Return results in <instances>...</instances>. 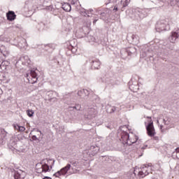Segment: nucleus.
<instances>
[{
	"label": "nucleus",
	"mask_w": 179,
	"mask_h": 179,
	"mask_svg": "<svg viewBox=\"0 0 179 179\" xmlns=\"http://www.w3.org/2000/svg\"><path fill=\"white\" fill-rule=\"evenodd\" d=\"M89 95L90 92L88 90H80V91L78 92V96L83 99H87Z\"/></svg>",
	"instance_id": "obj_12"
},
{
	"label": "nucleus",
	"mask_w": 179,
	"mask_h": 179,
	"mask_svg": "<svg viewBox=\"0 0 179 179\" xmlns=\"http://www.w3.org/2000/svg\"><path fill=\"white\" fill-rule=\"evenodd\" d=\"M132 39H133L134 42H135V43L138 42V37L136 35H134V34L132 35Z\"/></svg>",
	"instance_id": "obj_30"
},
{
	"label": "nucleus",
	"mask_w": 179,
	"mask_h": 179,
	"mask_svg": "<svg viewBox=\"0 0 179 179\" xmlns=\"http://www.w3.org/2000/svg\"><path fill=\"white\" fill-rule=\"evenodd\" d=\"M172 157L174 158V159H179V148H176L175 150V151H173V152L172 153Z\"/></svg>",
	"instance_id": "obj_22"
},
{
	"label": "nucleus",
	"mask_w": 179,
	"mask_h": 179,
	"mask_svg": "<svg viewBox=\"0 0 179 179\" xmlns=\"http://www.w3.org/2000/svg\"><path fill=\"white\" fill-rule=\"evenodd\" d=\"M62 8L65 12H70L71 10V6L69 3H62Z\"/></svg>",
	"instance_id": "obj_19"
},
{
	"label": "nucleus",
	"mask_w": 179,
	"mask_h": 179,
	"mask_svg": "<svg viewBox=\"0 0 179 179\" xmlns=\"http://www.w3.org/2000/svg\"><path fill=\"white\" fill-rule=\"evenodd\" d=\"M152 138H153V139H155L156 141L159 140V137H157V136H153Z\"/></svg>",
	"instance_id": "obj_40"
},
{
	"label": "nucleus",
	"mask_w": 179,
	"mask_h": 179,
	"mask_svg": "<svg viewBox=\"0 0 179 179\" xmlns=\"http://www.w3.org/2000/svg\"><path fill=\"white\" fill-rule=\"evenodd\" d=\"M88 14L90 15V13H92L93 12V9L90 8L89 10H87Z\"/></svg>",
	"instance_id": "obj_38"
},
{
	"label": "nucleus",
	"mask_w": 179,
	"mask_h": 179,
	"mask_svg": "<svg viewBox=\"0 0 179 179\" xmlns=\"http://www.w3.org/2000/svg\"><path fill=\"white\" fill-rule=\"evenodd\" d=\"M159 121H161V120H157V123L159 124Z\"/></svg>",
	"instance_id": "obj_47"
},
{
	"label": "nucleus",
	"mask_w": 179,
	"mask_h": 179,
	"mask_svg": "<svg viewBox=\"0 0 179 179\" xmlns=\"http://www.w3.org/2000/svg\"><path fill=\"white\" fill-rule=\"evenodd\" d=\"M97 21H98V20H94V21H93V24H95Z\"/></svg>",
	"instance_id": "obj_42"
},
{
	"label": "nucleus",
	"mask_w": 179,
	"mask_h": 179,
	"mask_svg": "<svg viewBox=\"0 0 179 179\" xmlns=\"http://www.w3.org/2000/svg\"><path fill=\"white\" fill-rule=\"evenodd\" d=\"M35 171L38 173H41L43 172L46 173L50 170L48 164L38 163L35 166Z\"/></svg>",
	"instance_id": "obj_5"
},
{
	"label": "nucleus",
	"mask_w": 179,
	"mask_h": 179,
	"mask_svg": "<svg viewBox=\"0 0 179 179\" xmlns=\"http://www.w3.org/2000/svg\"><path fill=\"white\" fill-rule=\"evenodd\" d=\"M97 115V110L94 108H90L85 113V117L88 120L94 119Z\"/></svg>",
	"instance_id": "obj_8"
},
{
	"label": "nucleus",
	"mask_w": 179,
	"mask_h": 179,
	"mask_svg": "<svg viewBox=\"0 0 179 179\" xmlns=\"http://www.w3.org/2000/svg\"><path fill=\"white\" fill-rule=\"evenodd\" d=\"M80 15H81L82 16L90 17V15H89V13H87V10H86V9H83V10H80Z\"/></svg>",
	"instance_id": "obj_24"
},
{
	"label": "nucleus",
	"mask_w": 179,
	"mask_h": 179,
	"mask_svg": "<svg viewBox=\"0 0 179 179\" xmlns=\"http://www.w3.org/2000/svg\"><path fill=\"white\" fill-rule=\"evenodd\" d=\"M26 177V173L23 171L18 169L15 171L14 178L15 179H24Z\"/></svg>",
	"instance_id": "obj_13"
},
{
	"label": "nucleus",
	"mask_w": 179,
	"mask_h": 179,
	"mask_svg": "<svg viewBox=\"0 0 179 179\" xmlns=\"http://www.w3.org/2000/svg\"><path fill=\"white\" fill-rule=\"evenodd\" d=\"M112 141H113V139L111 138V137H110V136H108V137L106 138V145L109 146V145L111 144Z\"/></svg>",
	"instance_id": "obj_25"
},
{
	"label": "nucleus",
	"mask_w": 179,
	"mask_h": 179,
	"mask_svg": "<svg viewBox=\"0 0 179 179\" xmlns=\"http://www.w3.org/2000/svg\"><path fill=\"white\" fill-rule=\"evenodd\" d=\"M50 169H52V165L50 166Z\"/></svg>",
	"instance_id": "obj_50"
},
{
	"label": "nucleus",
	"mask_w": 179,
	"mask_h": 179,
	"mask_svg": "<svg viewBox=\"0 0 179 179\" xmlns=\"http://www.w3.org/2000/svg\"><path fill=\"white\" fill-rule=\"evenodd\" d=\"M76 173L75 171L73 172V173Z\"/></svg>",
	"instance_id": "obj_51"
},
{
	"label": "nucleus",
	"mask_w": 179,
	"mask_h": 179,
	"mask_svg": "<svg viewBox=\"0 0 179 179\" xmlns=\"http://www.w3.org/2000/svg\"><path fill=\"white\" fill-rule=\"evenodd\" d=\"M46 95H47L48 96H49V97L48 98V100L50 101H52V100H54V101H56V100H57V98H55V97L52 98V97H51V96L52 95V91H48V92L46 93Z\"/></svg>",
	"instance_id": "obj_23"
},
{
	"label": "nucleus",
	"mask_w": 179,
	"mask_h": 179,
	"mask_svg": "<svg viewBox=\"0 0 179 179\" xmlns=\"http://www.w3.org/2000/svg\"><path fill=\"white\" fill-rule=\"evenodd\" d=\"M100 15H101V16H106V13H105L104 12L101 13Z\"/></svg>",
	"instance_id": "obj_41"
},
{
	"label": "nucleus",
	"mask_w": 179,
	"mask_h": 179,
	"mask_svg": "<svg viewBox=\"0 0 179 179\" xmlns=\"http://www.w3.org/2000/svg\"><path fill=\"white\" fill-rule=\"evenodd\" d=\"M26 78L31 84H34L38 80L37 73L34 70H31L29 73H27Z\"/></svg>",
	"instance_id": "obj_6"
},
{
	"label": "nucleus",
	"mask_w": 179,
	"mask_h": 179,
	"mask_svg": "<svg viewBox=\"0 0 179 179\" xmlns=\"http://www.w3.org/2000/svg\"><path fill=\"white\" fill-rule=\"evenodd\" d=\"M147 147H148V145L143 146V147L141 148V149H142V150H145V149L147 148Z\"/></svg>",
	"instance_id": "obj_43"
},
{
	"label": "nucleus",
	"mask_w": 179,
	"mask_h": 179,
	"mask_svg": "<svg viewBox=\"0 0 179 179\" xmlns=\"http://www.w3.org/2000/svg\"><path fill=\"white\" fill-rule=\"evenodd\" d=\"M179 38V29L173 31L169 37V41L171 43H176Z\"/></svg>",
	"instance_id": "obj_10"
},
{
	"label": "nucleus",
	"mask_w": 179,
	"mask_h": 179,
	"mask_svg": "<svg viewBox=\"0 0 179 179\" xmlns=\"http://www.w3.org/2000/svg\"><path fill=\"white\" fill-rule=\"evenodd\" d=\"M8 133L5 130H1L0 134V146L4 143Z\"/></svg>",
	"instance_id": "obj_17"
},
{
	"label": "nucleus",
	"mask_w": 179,
	"mask_h": 179,
	"mask_svg": "<svg viewBox=\"0 0 179 179\" xmlns=\"http://www.w3.org/2000/svg\"><path fill=\"white\" fill-rule=\"evenodd\" d=\"M11 42L12 43H20V41L15 40V38H14L13 40H10V44H11Z\"/></svg>",
	"instance_id": "obj_36"
},
{
	"label": "nucleus",
	"mask_w": 179,
	"mask_h": 179,
	"mask_svg": "<svg viewBox=\"0 0 179 179\" xmlns=\"http://www.w3.org/2000/svg\"><path fill=\"white\" fill-rule=\"evenodd\" d=\"M113 10L115 11V12L118 11V6H115Z\"/></svg>",
	"instance_id": "obj_37"
},
{
	"label": "nucleus",
	"mask_w": 179,
	"mask_h": 179,
	"mask_svg": "<svg viewBox=\"0 0 179 179\" xmlns=\"http://www.w3.org/2000/svg\"><path fill=\"white\" fill-rule=\"evenodd\" d=\"M130 0H125V3L123 4V7H126L129 5Z\"/></svg>",
	"instance_id": "obj_33"
},
{
	"label": "nucleus",
	"mask_w": 179,
	"mask_h": 179,
	"mask_svg": "<svg viewBox=\"0 0 179 179\" xmlns=\"http://www.w3.org/2000/svg\"><path fill=\"white\" fill-rule=\"evenodd\" d=\"M153 179H157V178H153Z\"/></svg>",
	"instance_id": "obj_54"
},
{
	"label": "nucleus",
	"mask_w": 179,
	"mask_h": 179,
	"mask_svg": "<svg viewBox=\"0 0 179 179\" xmlns=\"http://www.w3.org/2000/svg\"><path fill=\"white\" fill-rule=\"evenodd\" d=\"M162 122L164 124L159 125V128L163 131L164 129H169L171 128V120L166 117L162 120Z\"/></svg>",
	"instance_id": "obj_9"
},
{
	"label": "nucleus",
	"mask_w": 179,
	"mask_h": 179,
	"mask_svg": "<svg viewBox=\"0 0 179 179\" xmlns=\"http://www.w3.org/2000/svg\"><path fill=\"white\" fill-rule=\"evenodd\" d=\"M138 139V137L137 136L132 134L131 136H130V137H129V139H128L129 141H127V145H131L132 144L136 143Z\"/></svg>",
	"instance_id": "obj_15"
},
{
	"label": "nucleus",
	"mask_w": 179,
	"mask_h": 179,
	"mask_svg": "<svg viewBox=\"0 0 179 179\" xmlns=\"http://www.w3.org/2000/svg\"><path fill=\"white\" fill-rule=\"evenodd\" d=\"M147 118L148 119V123L147 124V122H145L147 134L150 138H153V136H155V135L157 134L154 127L153 121L152 120L151 117H147Z\"/></svg>",
	"instance_id": "obj_2"
},
{
	"label": "nucleus",
	"mask_w": 179,
	"mask_h": 179,
	"mask_svg": "<svg viewBox=\"0 0 179 179\" xmlns=\"http://www.w3.org/2000/svg\"><path fill=\"white\" fill-rule=\"evenodd\" d=\"M43 179H52V178L45 176Z\"/></svg>",
	"instance_id": "obj_45"
},
{
	"label": "nucleus",
	"mask_w": 179,
	"mask_h": 179,
	"mask_svg": "<svg viewBox=\"0 0 179 179\" xmlns=\"http://www.w3.org/2000/svg\"><path fill=\"white\" fill-rule=\"evenodd\" d=\"M173 46H171L169 48V49H171V50H173Z\"/></svg>",
	"instance_id": "obj_46"
},
{
	"label": "nucleus",
	"mask_w": 179,
	"mask_h": 179,
	"mask_svg": "<svg viewBox=\"0 0 179 179\" xmlns=\"http://www.w3.org/2000/svg\"><path fill=\"white\" fill-rule=\"evenodd\" d=\"M20 62L22 63V64L27 66V65L30 64L31 60H30L29 56H24V57H21L20 60H18L17 64L20 63Z\"/></svg>",
	"instance_id": "obj_14"
},
{
	"label": "nucleus",
	"mask_w": 179,
	"mask_h": 179,
	"mask_svg": "<svg viewBox=\"0 0 179 179\" xmlns=\"http://www.w3.org/2000/svg\"><path fill=\"white\" fill-rule=\"evenodd\" d=\"M116 110H117L116 107L110 106V108L108 109V112L110 113H113L115 112Z\"/></svg>",
	"instance_id": "obj_27"
},
{
	"label": "nucleus",
	"mask_w": 179,
	"mask_h": 179,
	"mask_svg": "<svg viewBox=\"0 0 179 179\" xmlns=\"http://www.w3.org/2000/svg\"><path fill=\"white\" fill-rule=\"evenodd\" d=\"M126 52L129 56H131V54L136 52V49L134 47L129 48L128 49L126 50Z\"/></svg>",
	"instance_id": "obj_21"
},
{
	"label": "nucleus",
	"mask_w": 179,
	"mask_h": 179,
	"mask_svg": "<svg viewBox=\"0 0 179 179\" xmlns=\"http://www.w3.org/2000/svg\"><path fill=\"white\" fill-rule=\"evenodd\" d=\"M17 127L18 131L20 132H24L26 130V128L23 126H20V125L17 124Z\"/></svg>",
	"instance_id": "obj_26"
},
{
	"label": "nucleus",
	"mask_w": 179,
	"mask_h": 179,
	"mask_svg": "<svg viewBox=\"0 0 179 179\" xmlns=\"http://www.w3.org/2000/svg\"><path fill=\"white\" fill-rule=\"evenodd\" d=\"M15 41H19L16 43H13L11 41V45H15L22 50H27V40L22 37H17L15 38Z\"/></svg>",
	"instance_id": "obj_4"
},
{
	"label": "nucleus",
	"mask_w": 179,
	"mask_h": 179,
	"mask_svg": "<svg viewBox=\"0 0 179 179\" xmlns=\"http://www.w3.org/2000/svg\"><path fill=\"white\" fill-rule=\"evenodd\" d=\"M6 16H7L8 20L10 21L14 20L16 17L15 12L12 11V10L8 11V13H7Z\"/></svg>",
	"instance_id": "obj_18"
},
{
	"label": "nucleus",
	"mask_w": 179,
	"mask_h": 179,
	"mask_svg": "<svg viewBox=\"0 0 179 179\" xmlns=\"http://www.w3.org/2000/svg\"><path fill=\"white\" fill-rule=\"evenodd\" d=\"M27 115L29 116V117H33L34 116V110H27Z\"/></svg>",
	"instance_id": "obj_28"
},
{
	"label": "nucleus",
	"mask_w": 179,
	"mask_h": 179,
	"mask_svg": "<svg viewBox=\"0 0 179 179\" xmlns=\"http://www.w3.org/2000/svg\"><path fill=\"white\" fill-rule=\"evenodd\" d=\"M71 165L70 164H67L64 167L61 169L57 173H55L53 176L55 178H59L60 176H64L68 171L71 169Z\"/></svg>",
	"instance_id": "obj_7"
},
{
	"label": "nucleus",
	"mask_w": 179,
	"mask_h": 179,
	"mask_svg": "<svg viewBox=\"0 0 179 179\" xmlns=\"http://www.w3.org/2000/svg\"><path fill=\"white\" fill-rule=\"evenodd\" d=\"M71 108H73V110L76 109L77 110H79L81 108V106H80V105L78 104V105H76L74 107H71Z\"/></svg>",
	"instance_id": "obj_31"
},
{
	"label": "nucleus",
	"mask_w": 179,
	"mask_h": 179,
	"mask_svg": "<svg viewBox=\"0 0 179 179\" xmlns=\"http://www.w3.org/2000/svg\"><path fill=\"white\" fill-rule=\"evenodd\" d=\"M2 94V90H1V91H0V94Z\"/></svg>",
	"instance_id": "obj_49"
},
{
	"label": "nucleus",
	"mask_w": 179,
	"mask_h": 179,
	"mask_svg": "<svg viewBox=\"0 0 179 179\" xmlns=\"http://www.w3.org/2000/svg\"><path fill=\"white\" fill-rule=\"evenodd\" d=\"M34 131H36V132H38V133H41V134H42V132L41 130H39L38 129H33Z\"/></svg>",
	"instance_id": "obj_35"
},
{
	"label": "nucleus",
	"mask_w": 179,
	"mask_h": 179,
	"mask_svg": "<svg viewBox=\"0 0 179 179\" xmlns=\"http://www.w3.org/2000/svg\"><path fill=\"white\" fill-rule=\"evenodd\" d=\"M14 128L15 129H17V130H18L19 131V129L17 128V124L15 125H14Z\"/></svg>",
	"instance_id": "obj_44"
},
{
	"label": "nucleus",
	"mask_w": 179,
	"mask_h": 179,
	"mask_svg": "<svg viewBox=\"0 0 179 179\" xmlns=\"http://www.w3.org/2000/svg\"><path fill=\"white\" fill-rule=\"evenodd\" d=\"M31 139H32V141H38V138H37V136L36 135L32 136Z\"/></svg>",
	"instance_id": "obj_34"
},
{
	"label": "nucleus",
	"mask_w": 179,
	"mask_h": 179,
	"mask_svg": "<svg viewBox=\"0 0 179 179\" xmlns=\"http://www.w3.org/2000/svg\"><path fill=\"white\" fill-rule=\"evenodd\" d=\"M152 164H144L143 165L140 169L138 170V172L136 171V170H134V174L136 175V173H138V176L140 178H145L148 175H149V171L152 169Z\"/></svg>",
	"instance_id": "obj_3"
},
{
	"label": "nucleus",
	"mask_w": 179,
	"mask_h": 179,
	"mask_svg": "<svg viewBox=\"0 0 179 179\" xmlns=\"http://www.w3.org/2000/svg\"><path fill=\"white\" fill-rule=\"evenodd\" d=\"M120 141L122 142V143L124 145H127V141L130 138V135L127 131H122L120 132Z\"/></svg>",
	"instance_id": "obj_11"
},
{
	"label": "nucleus",
	"mask_w": 179,
	"mask_h": 179,
	"mask_svg": "<svg viewBox=\"0 0 179 179\" xmlns=\"http://www.w3.org/2000/svg\"><path fill=\"white\" fill-rule=\"evenodd\" d=\"M174 24L171 19L161 20L155 24V30L158 33L169 31Z\"/></svg>",
	"instance_id": "obj_1"
},
{
	"label": "nucleus",
	"mask_w": 179,
	"mask_h": 179,
	"mask_svg": "<svg viewBox=\"0 0 179 179\" xmlns=\"http://www.w3.org/2000/svg\"><path fill=\"white\" fill-rule=\"evenodd\" d=\"M3 67H4L3 65L0 64V73L2 72V71H3Z\"/></svg>",
	"instance_id": "obj_39"
},
{
	"label": "nucleus",
	"mask_w": 179,
	"mask_h": 179,
	"mask_svg": "<svg viewBox=\"0 0 179 179\" xmlns=\"http://www.w3.org/2000/svg\"><path fill=\"white\" fill-rule=\"evenodd\" d=\"M52 165H54L55 164V161H52Z\"/></svg>",
	"instance_id": "obj_48"
},
{
	"label": "nucleus",
	"mask_w": 179,
	"mask_h": 179,
	"mask_svg": "<svg viewBox=\"0 0 179 179\" xmlns=\"http://www.w3.org/2000/svg\"><path fill=\"white\" fill-rule=\"evenodd\" d=\"M92 24V22L90 20L87 21L86 23L84 24L87 27H90Z\"/></svg>",
	"instance_id": "obj_32"
},
{
	"label": "nucleus",
	"mask_w": 179,
	"mask_h": 179,
	"mask_svg": "<svg viewBox=\"0 0 179 179\" xmlns=\"http://www.w3.org/2000/svg\"><path fill=\"white\" fill-rule=\"evenodd\" d=\"M136 13L141 19L146 17L147 16V12L145 9H137Z\"/></svg>",
	"instance_id": "obj_16"
},
{
	"label": "nucleus",
	"mask_w": 179,
	"mask_h": 179,
	"mask_svg": "<svg viewBox=\"0 0 179 179\" xmlns=\"http://www.w3.org/2000/svg\"><path fill=\"white\" fill-rule=\"evenodd\" d=\"M0 91H1V90L0 89Z\"/></svg>",
	"instance_id": "obj_53"
},
{
	"label": "nucleus",
	"mask_w": 179,
	"mask_h": 179,
	"mask_svg": "<svg viewBox=\"0 0 179 179\" xmlns=\"http://www.w3.org/2000/svg\"><path fill=\"white\" fill-rule=\"evenodd\" d=\"M70 18L67 19V20H69Z\"/></svg>",
	"instance_id": "obj_52"
},
{
	"label": "nucleus",
	"mask_w": 179,
	"mask_h": 179,
	"mask_svg": "<svg viewBox=\"0 0 179 179\" xmlns=\"http://www.w3.org/2000/svg\"><path fill=\"white\" fill-rule=\"evenodd\" d=\"M101 63L99 60H92V66L95 69H99L100 67Z\"/></svg>",
	"instance_id": "obj_20"
},
{
	"label": "nucleus",
	"mask_w": 179,
	"mask_h": 179,
	"mask_svg": "<svg viewBox=\"0 0 179 179\" xmlns=\"http://www.w3.org/2000/svg\"><path fill=\"white\" fill-rule=\"evenodd\" d=\"M0 53L2 54L4 57H7L9 55L8 52L3 51L2 49H0Z\"/></svg>",
	"instance_id": "obj_29"
}]
</instances>
